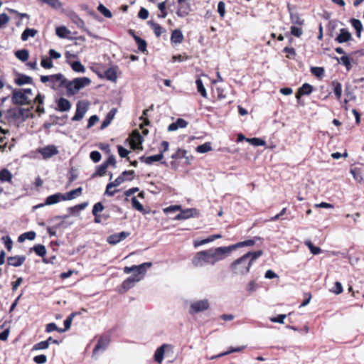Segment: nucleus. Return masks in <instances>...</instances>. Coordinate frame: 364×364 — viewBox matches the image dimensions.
<instances>
[{"instance_id":"obj_47","label":"nucleus","mask_w":364,"mask_h":364,"mask_svg":"<svg viewBox=\"0 0 364 364\" xmlns=\"http://www.w3.org/2000/svg\"><path fill=\"white\" fill-rule=\"evenodd\" d=\"M33 250L40 257H43L46 254V247L43 245H36L33 247Z\"/></svg>"},{"instance_id":"obj_31","label":"nucleus","mask_w":364,"mask_h":364,"mask_svg":"<svg viewBox=\"0 0 364 364\" xmlns=\"http://www.w3.org/2000/svg\"><path fill=\"white\" fill-rule=\"evenodd\" d=\"M37 33L36 29L27 28L21 33V38L23 41H26L30 37H35Z\"/></svg>"},{"instance_id":"obj_14","label":"nucleus","mask_w":364,"mask_h":364,"mask_svg":"<svg viewBox=\"0 0 364 364\" xmlns=\"http://www.w3.org/2000/svg\"><path fill=\"white\" fill-rule=\"evenodd\" d=\"M87 110V105L85 102H78L75 115L72 117V121L81 120Z\"/></svg>"},{"instance_id":"obj_34","label":"nucleus","mask_w":364,"mask_h":364,"mask_svg":"<svg viewBox=\"0 0 364 364\" xmlns=\"http://www.w3.org/2000/svg\"><path fill=\"white\" fill-rule=\"evenodd\" d=\"M77 314V312H73L71 314H70V316L64 321L65 328H60V330H59V333H63L70 328L73 320Z\"/></svg>"},{"instance_id":"obj_15","label":"nucleus","mask_w":364,"mask_h":364,"mask_svg":"<svg viewBox=\"0 0 364 364\" xmlns=\"http://www.w3.org/2000/svg\"><path fill=\"white\" fill-rule=\"evenodd\" d=\"M352 40L351 33L346 28H341L339 33L335 38V41L338 43H344Z\"/></svg>"},{"instance_id":"obj_4","label":"nucleus","mask_w":364,"mask_h":364,"mask_svg":"<svg viewBox=\"0 0 364 364\" xmlns=\"http://www.w3.org/2000/svg\"><path fill=\"white\" fill-rule=\"evenodd\" d=\"M209 307L210 303L207 299L193 301L190 304L189 313L196 314L208 309Z\"/></svg>"},{"instance_id":"obj_59","label":"nucleus","mask_w":364,"mask_h":364,"mask_svg":"<svg viewBox=\"0 0 364 364\" xmlns=\"http://www.w3.org/2000/svg\"><path fill=\"white\" fill-rule=\"evenodd\" d=\"M311 72L314 75L317 77H321L323 75L324 69L321 67H313L311 69Z\"/></svg>"},{"instance_id":"obj_9","label":"nucleus","mask_w":364,"mask_h":364,"mask_svg":"<svg viewBox=\"0 0 364 364\" xmlns=\"http://www.w3.org/2000/svg\"><path fill=\"white\" fill-rule=\"evenodd\" d=\"M176 15L183 18L188 16L191 11L190 3L187 0H177Z\"/></svg>"},{"instance_id":"obj_63","label":"nucleus","mask_w":364,"mask_h":364,"mask_svg":"<svg viewBox=\"0 0 364 364\" xmlns=\"http://www.w3.org/2000/svg\"><path fill=\"white\" fill-rule=\"evenodd\" d=\"M33 361L37 364H44L47 361V357L45 355H36L33 358Z\"/></svg>"},{"instance_id":"obj_42","label":"nucleus","mask_w":364,"mask_h":364,"mask_svg":"<svg viewBox=\"0 0 364 364\" xmlns=\"http://www.w3.org/2000/svg\"><path fill=\"white\" fill-rule=\"evenodd\" d=\"M135 284L136 282L133 280V279L129 277L122 284V288L123 289L124 292L132 288Z\"/></svg>"},{"instance_id":"obj_18","label":"nucleus","mask_w":364,"mask_h":364,"mask_svg":"<svg viewBox=\"0 0 364 364\" xmlns=\"http://www.w3.org/2000/svg\"><path fill=\"white\" fill-rule=\"evenodd\" d=\"M109 338L108 336H103L100 338L93 350V354H96L100 350H104L109 343Z\"/></svg>"},{"instance_id":"obj_43","label":"nucleus","mask_w":364,"mask_h":364,"mask_svg":"<svg viewBox=\"0 0 364 364\" xmlns=\"http://www.w3.org/2000/svg\"><path fill=\"white\" fill-rule=\"evenodd\" d=\"M55 33L58 37L65 38L70 32L65 26H59L56 28Z\"/></svg>"},{"instance_id":"obj_64","label":"nucleus","mask_w":364,"mask_h":364,"mask_svg":"<svg viewBox=\"0 0 364 364\" xmlns=\"http://www.w3.org/2000/svg\"><path fill=\"white\" fill-rule=\"evenodd\" d=\"M345 95L348 98V100H355V96L353 94L350 87H346L345 89Z\"/></svg>"},{"instance_id":"obj_19","label":"nucleus","mask_w":364,"mask_h":364,"mask_svg":"<svg viewBox=\"0 0 364 364\" xmlns=\"http://www.w3.org/2000/svg\"><path fill=\"white\" fill-rule=\"evenodd\" d=\"M57 110L60 112H68L71 108L70 101L64 97H60L57 102Z\"/></svg>"},{"instance_id":"obj_13","label":"nucleus","mask_w":364,"mask_h":364,"mask_svg":"<svg viewBox=\"0 0 364 364\" xmlns=\"http://www.w3.org/2000/svg\"><path fill=\"white\" fill-rule=\"evenodd\" d=\"M129 235V232L124 231L114 233L107 237V242L110 245H114L125 240Z\"/></svg>"},{"instance_id":"obj_11","label":"nucleus","mask_w":364,"mask_h":364,"mask_svg":"<svg viewBox=\"0 0 364 364\" xmlns=\"http://www.w3.org/2000/svg\"><path fill=\"white\" fill-rule=\"evenodd\" d=\"M129 139L130 140V146L132 149L135 150L142 149V137L138 131L133 132Z\"/></svg>"},{"instance_id":"obj_37","label":"nucleus","mask_w":364,"mask_h":364,"mask_svg":"<svg viewBox=\"0 0 364 364\" xmlns=\"http://www.w3.org/2000/svg\"><path fill=\"white\" fill-rule=\"evenodd\" d=\"M350 173L353 175V178L358 183L363 181L362 171L359 168H350Z\"/></svg>"},{"instance_id":"obj_55","label":"nucleus","mask_w":364,"mask_h":364,"mask_svg":"<svg viewBox=\"0 0 364 364\" xmlns=\"http://www.w3.org/2000/svg\"><path fill=\"white\" fill-rule=\"evenodd\" d=\"M104 210V205L101 202L96 203L93 208L92 213L93 215H97V214H99L100 212H102Z\"/></svg>"},{"instance_id":"obj_30","label":"nucleus","mask_w":364,"mask_h":364,"mask_svg":"<svg viewBox=\"0 0 364 364\" xmlns=\"http://www.w3.org/2000/svg\"><path fill=\"white\" fill-rule=\"evenodd\" d=\"M148 24L151 26L156 37H159L163 33L166 31V30L162 26L153 21H149Z\"/></svg>"},{"instance_id":"obj_41","label":"nucleus","mask_w":364,"mask_h":364,"mask_svg":"<svg viewBox=\"0 0 364 364\" xmlns=\"http://www.w3.org/2000/svg\"><path fill=\"white\" fill-rule=\"evenodd\" d=\"M196 86H197V90H198V92L205 98H207L208 97V95H207V92H206V90L203 85V83L202 82V80L198 78L196 80Z\"/></svg>"},{"instance_id":"obj_3","label":"nucleus","mask_w":364,"mask_h":364,"mask_svg":"<svg viewBox=\"0 0 364 364\" xmlns=\"http://www.w3.org/2000/svg\"><path fill=\"white\" fill-rule=\"evenodd\" d=\"M90 82V79L87 77H77L72 81L67 80L65 88L67 89V92L69 95H73L82 88L89 85Z\"/></svg>"},{"instance_id":"obj_60","label":"nucleus","mask_w":364,"mask_h":364,"mask_svg":"<svg viewBox=\"0 0 364 364\" xmlns=\"http://www.w3.org/2000/svg\"><path fill=\"white\" fill-rule=\"evenodd\" d=\"M218 12L221 18L225 14V4L223 1H220L218 4Z\"/></svg>"},{"instance_id":"obj_20","label":"nucleus","mask_w":364,"mask_h":364,"mask_svg":"<svg viewBox=\"0 0 364 364\" xmlns=\"http://www.w3.org/2000/svg\"><path fill=\"white\" fill-rule=\"evenodd\" d=\"M163 158H164L163 152L160 151V153L156 155H153V156H142L139 158V160L141 162H144L146 164L151 165L154 162L159 161L161 160Z\"/></svg>"},{"instance_id":"obj_2","label":"nucleus","mask_w":364,"mask_h":364,"mask_svg":"<svg viewBox=\"0 0 364 364\" xmlns=\"http://www.w3.org/2000/svg\"><path fill=\"white\" fill-rule=\"evenodd\" d=\"M250 262L243 256L233 261L230 266L235 275H245L250 272Z\"/></svg>"},{"instance_id":"obj_46","label":"nucleus","mask_w":364,"mask_h":364,"mask_svg":"<svg viewBox=\"0 0 364 364\" xmlns=\"http://www.w3.org/2000/svg\"><path fill=\"white\" fill-rule=\"evenodd\" d=\"M72 69L76 73H85V68L80 61H75L71 63Z\"/></svg>"},{"instance_id":"obj_8","label":"nucleus","mask_w":364,"mask_h":364,"mask_svg":"<svg viewBox=\"0 0 364 364\" xmlns=\"http://www.w3.org/2000/svg\"><path fill=\"white\" fill-rule=\"evenodd\" d=\"M192 264L196 267H202L210 264V261L206 250L198 252L192 259Z\"/></svg>"},{"instance_id":"obj_45","label":"nucleus","mask_w":364,"mask_h":364,"mask_svg":"<svg viewBox=\"0 0 364 364\" xmlns=\"http://www.w3.org/2000/svg\"><path fill=\"white\" fill-rule=\"evenodd\" d=\"M339 63L346 66V69L349 70L351 68L350 59L347 55H343L341 58H336Z\"/></svg>"},{"instance_id":"obj_22","label":"nucleus","mask_w":364,"mask_h":364,"mask_svg":"<svg viewBox=\"0 0 364 364\" xmlns=\"http://www.w3.org/2000/svg\"><path fill=\"white\" fill-rule=\"evenodd\" d=\"M82 188L79 187L76 189L72 190L69 192L63 193L64 200H70L76 198L82 194Z\"/></svg>"},{"instance_id":"obj_1","label":"nucleus","mask_w":364,"mask_h":364,"mask_svg":"<svg viewBox=\"0 0 364 364\" xmlns=\"http://www.w3.org/2000/svg\"><path fill=\"white\" fill-rule=\"evenodd\" d=\"M206 251L210 261V265H214L215 263L223 260L232 252L230 246L211 248Z\"/></svg>"},{"instance_id":"obj_27","label":"nucleus","mask_w":364,"mask_h":364,"mask_svg":"<svg viewBox=\"0 0 364 364\" xmlns=\"http://www.w3.org/2000/svg\"><path fill=\"white\" fill-rule=\"evenodd\" d=\"M288 8H289V14H290L291 22L293 24H296V25L301 26L304 22V19H302L300 17L299 14H297L296 12H293L291 10V8L289 6H288Z\"/></svg>"},{"instance_id":"obj_53","label":"nucleus","mask_w":364,"mask_h":364,"mask_svg":"<svg viewBox=\"0 0 364 364\" xmlns=\"http://www.w3.org/2000/svg\"><path fill=\"white\" fill-rule=\"evenodd\" d=\"M41 65L44 68L50 69L53 67V63L51 59L46 57H43L41 62Z\"/></svg>"},{"instance_id":"obj_52","label":"nucleus","mask_w":364,"mask_h":364,"mask_svg":"<svg viewBox=\"0 0 364 364\" xmlns=\"http://www.w3.org/2000/svg\"><path fill=\"white\" fill-rule=\"evenodd\" d=\"M258 288V284L255 281H250L246 286V290L249 294H252L255 292Z\"/></svg>"},{"instance_id":"obj_49","label":"nucleus","mask_w":364,"mask_h":364,"mask_svg":"<svg viewBox=\"0 0 364 364\" xmlns=\"http://www.w3.org/2000/svg\"><path fill=\"white\" fill-rule=\"evenodd\" d=\"M333 85L334 87V94L337 99L340 100L342 95V85L338 82H333Z\"/></svg>"},{"instance_id":"obj_12","label":"nucleus","mask_w":364,"mask_h":364,"mask_svg":"<svg viewBox=\"0 0 364 364\" xmlns=\"http://www.w3.org/2000/svg\"><path fill=\"white\" fill-rule=\"evenodd\" d=\"M40 153L44 159H48L58 154V150L54 145H48L43 148L38 149Z\"/></svg>"},{"instance_id":"obj_44","label":"nucleus","mask_w":364,"mask_h":364,"mask_svg":"<svg viewBox=\"0 0 364 364\" xmlns=\"http://www.w3.org/2000/svg\"><path fill=\"white\" fill-rule=\"evenodd\" d=\"M351 25L355 29L357 36H360V33L363 31V25L360 20L353 18L351 20Z\"/></svg>"},{"instance_id":"obj_5","label":"nucleus","mask_w":364,"mask_h":364,"mask_svg":"<svg viewBox=\"0 0 364 364\" xmlns=\"http://www.w3.org/2000/svg\"><path fill=\"white\" fill-rule=\"evenodd\" d=\"M151 266V262H144L138 265L136 269H135V272H132L133 274L129 277L132 278L136 283L140 282L145 277L148 268Z\"/></svg>"},{"instance_id":"obj_23","label":"nucleus","mask_w":364,"mask_h":364,"mask_svg":"<svg viewBox=\"0 0 364 364\" xmlns=\"http://www.w3.org/2000/svg\"><path fill=\"white\" fill-rule=\"evenodd\" d=\"M183 35L180 29H175L171 36V42L173 44H179L183 41Z\"/></svg>"},{"instance_id":"obj_32","label":"nucleus","mask_w":364,"mask_h":364,"mask_svg":"<svg viewBox=\"0 0 364 364\" xmlns=\"http://www.w3.org/2000/svg\"><path fill=\"white\" fill-rule=\"evenodd\" d=\"M33 79L26 75H19L18 77L15 80V83L18 85H23L26 84H32Z\"/></svg>"},{"instance_id":"obj_56","label":"nucleus","mask_w":364,"mask_h":364,"mask_svg":"<svg viewBox=\"0 0 364 364\" xmlns=\"http://www.w3.org/2000/svg\"><path fill=\"white\" fill-rule=\"evenodd\" d=\"M251 144L258 146H264L265 144V141L259 138H252L247 139Z\"/></svg>"},{"instance_id":"obj_62","label":"nucleus","mask_w":364,"mask_h":364,"mask_svg":"<svg viewBox=\"0 0 364 364\" xmlns=\"http://www.w3.org/2000/svg\"><path fill=\"white\" fill-rule=\"evenodd\" d=\"M333 293L336 294H339L343 292V287L341 282H335L334 287L331 290Z\"/></svg>"},{"instance_id":"obj_54","label":"nucleus","mask_w":364,"mask_h":364,"mask_svg":"<svg viewBox=\"0 0 364 364\" xmlns=\"http://www.w3.org/2000/svg\"><path fill=\"white\" fill-rule=\"evenodd\" d=\"M245 347L243 346H241V347H238V348H230L229 349L228 351L227 352H225V353H220V354H218L215 356H213L211 358V359H214V358H219V357H221V356H223V355H228V354H230L231 353H235V352H240Z\"/></svg>"},{"instance_id":"obj_10","label":"nucleus","mask_w":364,"mask_h":364,"mask_svg":"<svg viewBox=\"0 0 364 364\" xmlns=\"http://www.w3.org/2000/svg\"><path fill=\"white\" fill-rule=\"evenodd\" d=\"M199 211L196 208H187L181 211L179 214H178L174 220H187L191 218H193L196 216H198Z\"/></svg>"},{"instance_id":"obj_6","label":"nucleus","mask_w":364,"mask_h":364,"mask_svg":"<svg viewBox=\"0 0 364 364\" xmlns=\"http://www.w3.org/2000/svg\"><path fill=\"white\" fill-rule=\"evenodd\" d=\"M11 101L16 105H30L31 102L29 97L26 96L20 89L13 90Z\"/></svg>"},{"instance_id":"obj_29","label":"nucleus","mask_w":364,"mask_h":364,"mask_svg":"<svg viewBox=\"0 0 364 364\" xmlns=\"http://www.w3.org/2000/svg\"><path fill=\"white\" fill-rule=\"evenodd\" d=\"M313 87L308 83H304L298 90L296 98L299 99L301 95H310L312 92Z\"/></svg>"},{"instance_id":"obj_51","label":"nucleus","mask_w":364,"mask_h":364,"mask_svg":"<svg viewBox=\"0 0 364 364\" xmlns=\"http://www.w3.org/2000/svg\"><path fill=\"white\" fill-rule=\"evenodd\" d=\"M97 10L107 18H111L112 16L111 11L102 4H100Z\"/></svg>"},{"instance_id":"obj_28","label":"nucleus","mask_w":364,"mask_h":364,"mask_svg":"<svg viewBox=\"0 0 364 364\" xmlns=\"http://www.w3.org/2000/svg\"><path fill=\"white\" fill-rule=\"evenodd\" d=\"M263 252L262 250H257L255 252H249L243 255V257H246V259L250 262V266H252V263L258 259L262 255Z\"/></svg>"},{"instance_id":"obj_7","label":"nucleus","mask_w":364,"mask_h":364,"mask_svg":"<svg viewBox=\"0 0 364 364\" xmlns=\"http://www.w3.org/2000/svg\"><path fill=\"white\" fill-rule=\"evenodd\" d=\"M67 79L65 77V76L61 73H58L50 75V79L48 86L54 90H57L61 87H65Z\"/></svg>"},{"instance_id":"obj_39","label":"nucleus","mask_w":364,"mask_h":364,"mask_svg":"<svg viewBox=\"0 0 364 364\" xmlns=\"http://www.w3.org/2000/svg\"><path fill=\"white\" fill-rule=\"evenodd\" d=\"M212 150L211 143L206 142L196 147V151L200 154H205Z\"/></svg>"},{"instance_id":"obj_57","label":"nucleus","mask_w":364,"mask_h":364,"mask_svg":"<svg viewBox=\"0 0 364 364\" xmlns=\"http://www.w3.org/2000/svg\"><path fill=\"white\" fill-rule=\"evenodd\" d=\"M291 33L293 36L299 38V37H300L302 35L303 31H302V28L301 27H297V26H292L291 27Z\"/></svg>"},{"instance_id":"obj_50","label":"nucleus","mask_w":364,"mask_h":364,"mask_svg":"<svg viewBox=\"0 0 364 364\" xmlns=\"http://www.w3.org/2000/svg\"><path fill=\"white\" fill-rule=\"evenodd\" d=\"M107 166L106 164L102 163L101 165L98 166L96 170V172L92 175V177L96 176H102L105 174Z\"/></svg>"},{"instance_id":"obj_40","label":"nucleus","mask_w":364,"mask_h":364,"mask_svg":"<svg viewBox=\"0 0 364 364\" xmlns=\"http://www.w3.org/2000/svg\"><path fill=\"white\" fill-rule=\"evenodd\" d=\"M134 38L138 45L139 50L144 53L146 50V42L136 35H134Z\"/></svg>"},{"instance_id":"obj_26","label":"nucleus","mask_w":364,"mask_h":364,"mask_svg":"<svg viewBox=\"0 0 364 364\" xmlns=\"http://www.w3.org/2000/svg\"><path fill=\"white\" fill-rule=\"evenodd\" d=\"M257 239H259V237H256L252 240H245L243 242H240L235 245H230V247L231 249V251H233L239 247H245V246H252L255 244L256 240H257Z\"/></svg>"},{"instance_id":"obj_33","label":"nucleus","mask_w":364,"mask_h":364,"mask_svg":"<svg viewBox=\"0 0 364 364\" xmlns=\"http://www.w3.org/2000/svg\"><path fill=\"white\" fill-rule=\"evenodd\" d=\"M13 178L12 173L7 169L4 168L0 171V181L2 183L11 182Z\"/></svg>"},{"instance_id":"obj_25","label":"nucleus","mask_w":364,"mask_h":364,"mask_svg":"<svg viewBox=\"0 0 364 364\" xmlns=\"http://www.w3.org/2000/svg\"><path fill=\"white\" fill-rule=\"evenodd\" d=\"M117 70L118 68L117 66H113L106 70L105 72L106 78L110 81L116 82L117 79Z\"/></svg>"},{"instance_id":"obj_61","label":"nucleus","mask_w":364,"mask_h":364,"mask_svg":"<svg viewBox=\"0 0 364 364\" xmlns=\"http://www.w3.org/2000/svg\"><path fill=\"white\" fill-rule=\"evenodd\" d=\"M9 17L6 14H0V28H2L5 25H6L9 21Z\"/></svg>"},{"instance_id":"obj_36","label":"nucleus","mask_w":364,"mask_h":364,"mask_svg":"<svg viewBox=\"0 0 364 364\" xmlns=\"http://www.w3.org/2000/svg\"><path fill=\"white\" fill-rule=\"evenodd\" d=\"M52 340V337H49L47 340L41 341L36 344H35L33 347V350H45L47 349L49 346L50 341Z\"/></svg>"},{"instance_id":"obj_48","label":"nucleus","mask_w":364,"mask_h":364,"mask_svg":"<svg viewBox=\"0 0 364 364\" xmlns=\"http://www.w3.org/2000/svg\"><path fill=\"white\" fill-rule=\"evenodd\" d=\"M158 8L161 11V14L158 15L159 18H164L166 17L168 13L166 11V2L163 1L158 4Z\"/></svg>"},{"instance_id":"obj_38","label":"nucleus","mask_w":364,"mask_h":364,"mask_svg":"<svg viewBox=\"0 0 364 364\" xmlns=\"http://www.w3.org/2000/svg\"><path fill=\"white\" fill-rule=\"evenodd\" d=\"M132 205L134 209L142 213L143 214L147 213V212L144 210L143 205L140 203V202L137 200L136 197L135 196H134L132 198Z\"/></svg>"},{"instance_id":"obj_35","label":"nucleus","mask_w":364,"mask_h":364,"mask_svg":"<svg viewBox=\"0 0 364 364\" xmlns=\"http://www.w3.org/2000/svg\"><path fill=\"white\" fill-rule=\"evenodd\" d=\"M15 56L22 62H26L29 58V52L26 49L16 51Z\"/></svg>"},{"instance_id":"obj_17","label":"nucleus","mask_w":364,"mask_h":364,"mask_svg":"<svg viewBox=\"0 0 364 364\" xmlns=\"http://www.w3.org/2000/svg\"><path fill=\"white\" fill-rule=\"evenodd\" d=\"M25 260L26 257L24 255H16L7 258L8 264L15 267L21 266Z\"/></svg>"},{"instance_id":"obj_21","label":"nucleus","mask_w":364,"mask_h":364,"mask_svg":"<svg viewBox=\"0 0 364 364\" xmlns=\"http://www.w3.org/2000/svg\"><path fill=\"white\" fill-rule=\"evenodd\" d=\"M61 200H64L63 193H56L55 194L50 195L46 198L45 204L48 205H51L59 203Z\"/></svg>"},{"instance_id":"obj_24","label":"nucleus","mask_w":364,"mask_h":364,"mask_svg":"<svg viewBox=\"0 0 364 364\" xmlns=\"http://www.w3.org/2000/svg\"><path fill=\"white\" fill-rule=\"evenodd\" d=\"M169 346L168 344H163L156 349L154 353V359L157 363H161L163 361L165 349Z\"/></svg>"},{"instance_id":"obj_58","label":"nucleus","mask_w":364,"mask_h":364,"mask_svg":"<svg viewBox=\"0 0 364 364\" xmlns=\"http://www.w3.org/2000/svg\"><path fill=\"white\" fill-rule=\"evenodd\" d=\"M72 21L80 28H83L85 26L84 21L76 14L73 16Z\"/></svg>"},{"instance_id":"obj_16","label":"nucleus","mask_w":364,"mask_h":364,"mask_svg":"<svg viewBox=\"0 0 364 364\" xmlns=\"http://www.w3.org/2000/svg\"><path fill=\"white\" fill-rule=\"evenodd\" d=\"M124 181V178L122 176H118L114 181L109 183L107 185L105 194L109 196H113L117 190H114L113 192H109V188L119 186Z\"/></svg>"}]
</instances>
